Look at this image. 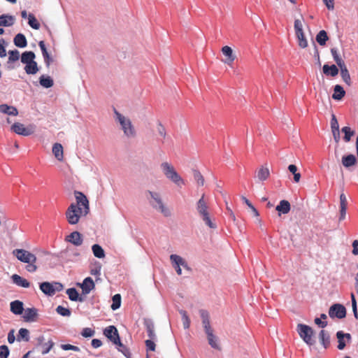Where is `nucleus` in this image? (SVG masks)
Wrapping results in <instances>:
<instances>
[{
    "label": "nucleus",
    "mask_w": 358,
    "mask_h": 358,
    "mask_svg": "<svg viewBox=\"0 0 358 358\" xmlns=\"http://www.w3.org/2000/svg\"><path fill=\"white\" fill-rule=\"evenodd\" d=\"M290 203L287 200H282L280 203L276 206L275 210L279 212V214H287L290 211Z\"/></svg>",
    "instance_id": "nucleus-22"
},
{
    "label": "nucleus",
    "mask_w": 358,
    "mask_h": 358,
    "mask_svg": "<svg viewBox=\"0 0 358 358\" xmlns=\"http://www.w3.org/2000/svg\"><path fill=\"white\" fill-rule=\"evenodd\" d=\"M331 55H332L335 62L336 63V64L338 65V67L341 66H342V65L345 64L344 61L343 60V59L339 56L337 49L331 48Z\"/></svg>",
    "instance_id": "nucleus-43"
},
{
    "label": "nucleus",
    "mask_w": 358,
    "mask_h": 358,
    "mask_svg": "<svg viewBox=\"0 0 358 358\" xmlns=\"http://www.w3.org/2000/svg\"><path fill=\"white\" fill-rule=\"evenodd\" d=\"M222 54L226 57L223 62L229 66H231L236 59V55L234 54L233 50L231 47L225 45L222 48Z\"/></svg>",
    "instance_id": "nucleus-13"
},
{
    "label": "nucleus",
    "mask_w": 358,
    "mask_h": 358,
    "mask_svg": "<svg viewBox=\"0 0 358 358\" xmlns=\"http://www.w3.org/2000/svg\"><path fill=\"white\" fill-rule=\"evenodd\" d=\"M103 334L114 344L120 343L118 331L115 326H109L106 327L103 331Z\"/></svg>",
    "instance_id": "nucleus-11"
},
{
    "label": "nucleus",
    "mask_w": 358,
    "mask_h": 358,
    "mask_svg": "<svg viewBox=\"0 0 358 358\" xmlns=\"http://www.w3.org/2000/svg\"><path fill=\"white\" fill-rule=\"evenodd\" d=\"M61 348L64 350H73V351H78L79 348L75 345H72L71 344H64L62 345Z\"/></svg>",
    "instance_id": "nucleus-61"
},
{
    "label": "nucleus",
    "mask_w": 358,
    "mask_h": 358,
    "mask_svg": "<svg viewBox=\"0 0 358 358\" xmlns=\"http://www.w3.org/2000/svg\"><path fill=\"white\" fill-rule=\"evenodd\" d=\"M11 130L17 134L27 136L33 134V130L27 128L22 123L15 122L11 127Z\"/></svg>",
    "instance_id": "nucleus-12"
},
{
    "label": "nucleus",
    "mask_w": 358,
    "mask_h": 358,
    "mask_svg": "<svg viewBox=\"0 0 358 358\" xmlns=\"http://www.w3.org/2000/svg\"><path fill=\"white\" fill-rule=\"evenodd\" d=\"M66 294L71 301H83V298L79 296V294L76 288H69L66 290Z\"/></svg>",
    "instance_id": "nucleus-32"
},
{
    "label": "nucleus",
    "mask_w": 358,
    "mask_h": 358,
    "mask_svg": "<svg viewBox=\"0 0 358 358\" xmlns=\"http://www.w3.org/2000/svg\"><path fill=\"white\" fill-rule=\"evenodd\" d=\"M24 70L27 74H35L38 71L37 63L34 61L31 63L27 64Z\"/></svg>",
    "instance_id": "nucleus-41"
},
{
    "label": "nucleus",
    "mask_w": 358,
    "mask_h": 358,
    "mask_svg": "<svg viewBox=\"0 0 358 358\" xmlns=\"http://www.w3.org/2000/svg\"><path fill=\"white\" fill-rule=\"evenodd\" d=\"M92 345L94 348H98L102 345V342L99 339L94 338L92 341Z\"/></svg>",
    "instance_id": "nucleus-63"
},
{
    "label": "nucleus",
    "mask_w": 358,
    "mask_h": 358,
    "mask_svg": "<svg viewBox=\"0 0 358 358\" xmlns=\"http://www.w3.org/2000/svg\"><path fill=\"white\" fill-rule=\"evenodd\" d=\"M294 30L296 36L299 41V45L301 48H306L308 46V41L305 37L303 31V23L299 20L296 19L294 21Z\"/></svg>",
    "instance_id": "nucleus-9"
},
{
    "label": "nucleus",
    "mask_w": 358,
    "mask_h": 358,
    "mask_svg": "<svg viewBox=\"0 0 358 358\" xmlns=\"http://www.w3.org/2000/svg\"><path fill=\"white\" fill-rule=\"evenodd\" d=\"M296 331L302 340L308 345L315 344L314 332L311 327L306 324H299Z\"/></svg>",
    "instance_id": "nucleus-7"
},
{
    "label": "nucleus",
    "mask_w": 358,
    "mask_h": 358,
    "mask_svg": "<svg viewBox=\"0 0 358 358\" xmlns=\"http://www.w3.org/2000/svg\"><path fill=\"white\" fill-rule=\"evenodd\" d=\"M80 287L84 294H89L95 287L93 280L90 277L86 278Z\"/></svg>",
    "instance_id": "nucleus-17"
},
{
    "label": "nucleus",
    "mask_w": 358,
    "mask_h": 358,
    "mask_svg": "<svg viewBox=\"0 0 358 358\" xmlns=\"http://www.w3.org/2000/svg\"><path fill=\"white\" fill-rule=\"evenodd\" d=\"M0 111L3 113L14 116L17 115L18 114V111L16 108L9 106L6 104H2L0 106Z\"/></svg>",
    "instance_id": "nucleus-33"
},
{
    "label": "nucleus",
    "mask_w": 358,
    "mask_h": 358,
    "mask_svg": "<svg viewBox=\"0 0 358 358\" xmlns=\"http://www.w3.org/2000/svg\"><path fill=\"white\" fill-rule=\"evenodd\" d=\"M23 303L16 300L10 303V311L15 315H20L23 312Z\"/></svg>",
    "instance_id": "nucleus-24"
},
{
    "label": "nucleus",
    "mask_w": 358,
    "mask_h": 358,
    "mask_svg": "<svg viewBox=\"0 0 358 358\" xmlns=\"http://www.w3.org/2000/svg\"><path fill=\"white\" fill-rule=\"evenodd\" d=\"M351 299H352V311L354 313V315L355 318H358V313H357V301L355 297V294L353 293L351 294Z\"/></svg>",
    "instance_id": "nucleus-58"
},
{
    "label": "nucleus",
    "mask_w": 358,
    "mask_h": 358,
    "mask_svg": "<svg viewBox=\"0 0 358 358\" xmlns=\"http://www.w3.org/2000/svg\"><path fill=\"white\" fill-rule=\"evenodd\" d=\"M54 345V342L52 341H49L48 343H43L41 345V353L43 355H45L50 352L52 348Z\"/></svg>",
    "instance_id": "nucleus-50"
},
{
    "label": "nucleus",
    "mask_w": 358,
    "mask_h": 358,
    "mask_svg": "<svg viewBox=\"0 0 358 358\" xmlns=\"http://www.w3.org/2000/svg\"><path fill=\"white\" fill-rule=\"evenodd\" d=\"M14 44L19 48H24L27 45L26 37L22 34H17L14 38Z\"/></svg>",
    "instance_id": "nucleus-28"
},
{
    "label": "nucleus",
    "mask_w": 358,
    "mask_h": 358,
    "mask_svg": "<svg viewBox=\"0 0 358 358\" xmlns=\"http://www.w3.org/2000/svg\"><path fill=\"white\" fill-rule=\"evenodd\" d=\"M52 153L57 160L62 161L64 159V151L62 144L55 143L52 146Z\"/></svg>",
    "instance_id": "nucleus-23"
},
{
    "label": "nucleus",
    "mask_w": 358,
    "mask_h": 358,
    "mask_svg": "<svg viewBox=\"0 0 358 358\" xmlns=\"http://www.w3.org/2000/svg\"><path fill=\"white\" fill-rule=\"evenodd\" d=\"M56 311L58 314L62 316H69L71 315V311L69 308H64L62 306H59L56 308Z\"/></svg>",
    "instance_id": "nucleus-53"
},
{
    "label": "nucleus",
    "mask_w": 358,
    "mask_h": 358,
    "mask_svg": "<svg viewBox=\"0 0 358 358\" xmlns=\"http://www.w3.org/2000/svg\"><path fill=\"white\" fill-rule=\"evenodd\" d=\"M15 18L12 15H2L0 16V26L10 27L14 24Z\"/></svg>",
    "instance_id": "nucleus-27"
},
{
    "label": "nucleus",
    "mask_w": 358,
    "mask_h": 358,
    "mask_svg": "<svg viewBox=\"0 0 358 358\" xmlns=\"http://www.w3.org/2000/svg\"><path fill=\"white\" fill-rule=\"evenodd\" d=\"M342 131L345 134L344 141L348 142L350 141L351 137L354 135L355 132L351 130L349 127H344L342 128Z\"/></svg>",
    "instance_id": "nucleus-48"
},
{
    "label": "nucleus",
    "mask_w": 358,
    "mask_h": 358,
    "mask_svg": "<svg viewBox=\"0 0 358 358\" xmlns=\"http://www.w3.org/2000/svg\"><path fill=\"white\" fill-rule=\"evenodd\" d=\"M66 241L71 243L74 245L79 246L83 243L82 235L78 231H73L66 237Z\"/></svg>",
    "instance_id": "nucleus-15"
},
{
    "label": "nucleus",
    "mask_w": 358,
    "mask_h": 358,
    "mask_svg": "<svg viewBox=\"0 0 358 358\" xmlns=\"http://www.w3.org/2000/svg\"><path fill=\"white\" fill-rule=\"evenodd\" d=\"M92 250L94 255L97 258H103L105 257V252L103 248L98 244H94L92 247Z\"/></svg>",
    "instance_id": "nucleus-40"
},
{
    "label": "nucleus",
    "mask_w": 358,
    "mask_h": 358,
    "mask_svg": "<svg viewBox=\"0 0 358 358\" xmlns=\"http://www.w3.org/2000/svg\"><path fill=\"white\" fill-rule=\"evenodd\" d=\"M336 337L338 338V348L339 350H343L345 347V343L344 341L345 338H346L348 341L351 339V335L350 334H345L341 331H339L336 333Z\"/></svg>",
    "instance_id": "nucleus-20"
},
{
    "label": "nucleus",
    "mask_w": 358,
    "mask_h": 358,
    "mask_svg": "<svg viewBox=\"0 0 358 358\" xmlns=\"http://www.w3.org/2000/svg\"><path fill=\"white\" fill-rule=\"evenodd\" d=\"M147 193L150 196L149 203L151 206L156 210L160 212L164 216L170 217L171 215V210L164 203L160 194L150 190H148Z\"/></svg>",
    "instance_id": "nucleus-4"
},
{
    "label": "nucleus",
    "mask_w": 358,
    "mask_h": 358,
    "mask_svg": "<svg viewBox=\"0 0 358 358\" xmlns=\"http://www.w3.org/2000/svg\"><path fill=\"white\" fill-rule=\"evenodd\" d=\"M329 315L331 318H344L346 315V309L343 305L338 303L334 304L329 310Z\"/></svg>",
    "instance_id": "nucleus-10"
},
{
    "label": "nucleus",
    "mask_w": 358,
    "mask_h": 358,
    "mask_svg": "<svg viewBox=\"0 0 358 358\" xmlns=\"http://www.w3.org/2000/svg\"><path fill=\"white\" fill-rule=\"evenodd\" d=\"M322 1L329 10H333L334 8V0H322Z\"/></svg>",
    "instance_id": "nucleus-62"
},
{
    "label": "nucleus",
    "mask_w": 358,
    "mask_h": 358,
    "mask_svg": "<svg viewBox=\"0 0 358 358\" xmlns=\"http://www.w3.org/2000/svg\"><path fill=\"white\" fill-rule=\"evenodd\" d=\"M152 340V339L146 340L145 342V346L147 348V350H150V351L155 350L156 345H155V342Z\"/></svg>",
    "instance_id": "nucleus-59"
},
{
    "label": "nucleus",
    "mask_w": 358,
    "mask_h": 358,
    "mask_svg": "<svg viewBox=\"0 0 358 358\" xmlns=\"http://www.w3.org/2000/svg\"><path fill=\"white\" fill-rule=\"evenodd\" d=\"M242 199L244 201V203L250 208L251 210L253 215L255 217H258L259 215L257 210L255 208V206L252 204V203L245 196H242Z\"/></svg>",
    "instance_id": "nucleus-51"
},
{
    "label": "nucleus",
    "mask_w": 358,
    "mask_h": 358,
    "mask_svg": "<svg viewBox=\"0 0 358 358\" xmlns=\"http://www.w3.org/2000/svg\"><path fill=\"white\" fill-rule=\"evenodd\" d=\"M319 338L321 344L323 345L324 348L329 347L330 344V336L327 332L324 330H321L319 334Z\"/></svg>",
    "instance_id": "nucleus-31"
},
{
    "label": "nucleus",
    "mask_w": 358,
    "mask_h": 358,
    "mask_svg": "<svg viewBox=\"0 0 358 358\" xmlns=\"http://www.w3.org/2000/svg\"><path fill=\"white\" fill-rule=\"evenodd\" d=\"M334 94L332 95V98L335 100H341L343 99V97L345 96V90H343V88L339 85H335L334 87Z\"/></svg>",
    "instance_id": "nucleus-35"
},
{
    "label": "nucleus",
    "mask_w": 358,
    "mask_h": 358,
    "mask_svg": "<svg viewBox=\"0 0 358 358\" xmlns=\"http://www.w3.org/2000/svg\"><path fill=\"white\" fill-rule=\"evenodd\" d=\"M13 254L18 260L27 264L26 270L28 272L34 273L37 270L38 266L36 264L37 258L35 255L24 249H15L13 251Z\"/></svg>",
    "instance_id": "nucleus-2"
},
{
    "label": "nucleus",
    "mask_w": 358,
    "mask_h": 358,
    "mask_svg": "<svg viewBox=\"0 0 358 358\" xmlns=\"http://www.w3.org/2000/svg\"><path fill=\"white\" fill-rule=\"evenodd\" d=\"M179 313L182 316V321L184 328L185 329H189L190 326V320L189 318V316L187 315V312L183 310H180Z\"/></svg>",
    "instance_id": "nucleus-44"
},
{
    "label": "nucleus",
    "mask_w": 358,
    "mask_h": 358,
    "mask_svg": "<svg viewBox=\"0 0 358 358\" xmlns=\"http://www.w3.org/2000/svg\"><path fill=\"white\" fill-rule=\"evenodd\" d=\"M170 259L173 266L176 269V273L178 275H180L182 274L180 266H185L184 259L178 255H171L170 256Z\"/></svg>",
    "instance_id": "nucleus-14"
},
{
    "label": "nucleus",
    "mask_w": 358,
    "mask_h": 358,
    "mask_svg": "<svg viewBox=\"0 0 358 358\" xmlns=\"http://www.w3.org/2000/svg\"><path fill=\"white\" fill-rule=\"evenodd\" d=\"M348 201L344 193L340 195V217L339 220H343L345 218Z\"/></svg>",
    "instance_id": "nucleus-16"
},
{
    "label": "nucleus",
    "mask_w": 358,
    "mask_h": 358,
    "mask_svg": "<svg viewBox=\"0 0 358 358\" xmlns=\"http://www.w3.org/2000/svg\"><path fill=\"white\" fill-rule=\"evenodd\" d=\"M11 278L13 280V282L20 287L27 288L30 286V283L27 280L17 274H13L11 276Z\"/></svg>",
    "instance_id": "nucleus-21"
},
{
    "label": "nucleus",
    "mask_w": 358,
    "mask_h": 358,
    "mask_svg": "<svg viewBox=\"0 0 358 358\" xmlns=\"http://www.w3.org/2000/svg\"><path fill=\"white\" fill-rule=\"evenodd\" d=\"M24 340L25 341H29V331L24 328H21L19 330V334L17 336V341Z\"/></svg>",
    "instance_id": "nucleus-45"
},
{
    "label": "nucleus",
    "mask_w": 358,
    "mask_h": 358,
    "mask_svg": "<svg viewBox=\"0 0 358 358\" xmlns=\"http://www.w3.org/2000/svg\"><path fill=\"white\" fill-rule=\"evenodd\" d=\"M38 45L41 50L43 56L44 57L45 62L46 65L48 66L50 64L51 58L47 51L45 43H44V41H41L39 42Z\"/></svg>",
    "instance_id": "nucleus-38"
},
{
    "label": "nucleus",
    "mask_w": 358,
    "mask_h": 358,
    "mask_svg": "<svg viewBox=\"0 0 358 358\" xmlns=\"http://www.w3.org/2000/svg\"><path fill=\"white\" fill-rule=\"evenodd\" d=\"M331 128L333 133H335V131H339L338 122L336 115L334 114H332V115H331Z\"/></svg>",
    "instance_id": "nucleus-52"
},
{
    "label": "nucleus",
    "mask_w": 358,
    "mask_h": 358,
    "mask_svg": "<svg viewBox=\"0 0 358 358\" xmlns=\"http://www.w3.org/2000/svg\"><path fill=\"white\" fill-rule=\"evenodd\" d=\"M34 58H35V54L33 52H31V51L24 52L22 54L21 62L23 64H27L28 63H31V62H34Z\"/></svg>",
    "instance_id": "nucleus-36"
},
{
    "label": "nucleus",
    "mask_w": 358,
    "mask_h": 358,
    "mask_svg": "<svg viewBox=\"0 0 358 358\" xmlns=\"http://www.w3.org/2000/svg\"><path fill=\"white\" fill-rule=\"evenodd\" d=\"M115 117L121 125L122 129L125 136L129 138L136 136V130L131 120L119 113L117 110H114Z\"/></svg>",
    "instance_id": "nucleus-5"
},
{
    "label": "nucleus",
    "mask_w": 358,
    "mask_h": 358,
    "mask_svg": "<svg viewBox=\"0 0 358 358\" xmlns=\"http://www.w3.org/2000/svg\"><path fill=\"white\" fill-rule=\"evenodd\" d=\"M9 355V350L8 348L5 345L0 346V358H8Z\"/></svg>",
    "instance_id": "nucleus-57"
},
{
    "label": "nucleus",
    "mask_w": 358,
    "mask_h": 358,
    "mask_svg": "<svg viewBox=\"0 0 358 358\" xmlns=\"http://www.w3.org/2000/svg\"><path fill=\"white\" fill-rule=\"evenodd\" d=\"M39 80L41 85L45 88L51 87L54 84L53 80L50 76H41Z\"/></svg>",
    "instance_id": "nucleus-42"
},
{
    "label": "nucleus",
    "mask_w": 358,
    "mask_h": 358,
    "mask_svg": "<svg viewBox=\"0 0 358 358\" xmlns=\"http://www.w3.org/2000/svg\"><path fill=\"white\" fill-rule=\"evenodd\" d=\"M200 315L202 319V324H203V327L205 333L207 331L213 330L212 329V327H210L208 313L205 310H201Z\"/></svg>",
    "instance_id": "nucleus-18"
},
{
    "label": "nucleus",
    "mask_w": 358,
    "mask_h": 358,
    "mask_svg": "<svg viewBox=\"0 0 358 358\" xmlns=\"http://www.w3.org/2000/svg\"><path fill=\"white\" fill-rule=\"evenodd\" d=\"M76 203H71L66 211V217L70 224L79 222L80 216L87 215L90 210L89 201L81 192L75 191Z\"/></svg>",
    "instance_id": "nucleus-1"
},
{
    "label": "nucleus",
    "mask_w": 358,
    "mask_h": 358,
    "mask_svg": "<svg viewBox=\"0 0 358 358\" xmlns=\"http://www.w3.org/2000/svg\"><path fill=\"white\" fill-rule=\"evenodd\" d=\"M352 253L355 255H358V240H355L352 243Z\"/></svg>",
    "instance_id": "nucleus-64"
},
{
    "label": "nucleus",
    "mask_w": 358,
    "mask_h": 358,
    "mask_svg": "<svg viewBox=\"0 0 358 358\" xmlns=\"http://www.w3.org/2000/svg\"><path fill=\"white\" fill-rule=\"evenodd\" d=\"M117 345L119 346L118 350L121 351L125 357L129 358L131 356V352L129 350L125 345H124L120 341V343H117Z\"/></svg>",
    "instance_id": "nucleus-54"
},
{
    "label": "nucleus",
    "mask_w": 358,
    "mask_h": 358,
    "mask_svg": "<svg viewBox=\"0 0 358 358\" xmlns=\"http://www.w3.org/2000/svg\"><path fill=\"white\" fill-rule=\"evenodd\" d=\"M145 326L146 327V330L148 332V336L150 339H155V327L152 322L150 320H145Z\"/></svg>",
    "instance_id": "nucleus-37"
},
{
    "label": "nucleus",
    "mask_w": 358,
    "mask_h": 358,
    "mask_svg": "<svg viewBox=\"0 0 358 358\" xmlns=\"http://www.w3.org/2000/svg\"><path fill=\"white\" fill-rule=\"evenodd\" d=\"M339 68L341 69V76L342 77V79L348 85H351L350 76V73L347 69L346 65L345 64L342 65V66H339Z\"/></svg>",
    "instance_id": "nucleus-34"
},
{
    "label": "nucleus",
    "mask_w": 358,
    "mask_h": 358,
    "mask_svg": "<svg viewBox=\"0 0 358 358\" xmlns=\"http://www.w3.org/2000/svg\"><path fill=\"white\" fill-rule=\"evenodd\" d=\"M95 334V331L92 328H84L81 332V335L85 338L92 337Z\"/></svg>",
    "instance_id": "nucleus-55"
},
{
    "label": "nucleus",
    "mask_w": 358,
    "mask_h": 358,
    "mask_svg": "<svg viewBox=\"0 0 358 358\" xmlns=\"http://www.w3.org/2000/svg\"><path fill=\"white\" fill-rule=\"evenodd\" d=\"M270 176L269 169L264 166H262L257 171V176L261 181L266 180Z\"/></svg>",
    "instance_id": "nucleus-30"
},
{
    "label": "nucleus",
    "mask_w": 358,
    "mask_h": 358,
    "mask_svg": "<svg viewBox=\"0 0 358 358\" xmlns=\"http://www.w3.org/2000/svg\"><path fill=\"white\" fill-rule=\"evenodd\" d=\"M208 344L214 349H220L217 338L214 335L213 330L206 332Z\"/></svg>",
    "instance_id": "nucleus-26"
},
{
    "label": "nucleus",
    "mask_w": 358,
    "mask_h": 358,
    "mask_svg": "<svg viewBox=\"0 0 358 358\" xmlns=\"http://www.w3.org/2000/svg\"><path fill=\"white\" fill-rule=\"evenodd\" d=\"M196 209L206 224L210 228L215 229L216 225L211 221L208 213V206L203 194L196 203Z\"/></svg>",
    "instance_id": "nucleus-6"
},
{
    "label": "nucleus",
    "mask_w": 358,
    "mask_h": 358,
    "mask_svg": "<svg viewBox=\"0 0 358 358\" xmlns=\"http://www.w3.org/2000/svg\"><path fill=\"white\" fill-rule=\"evenodd\" d=\"M329 40L327 32L324 30H321L316 36V41L320 45H324Z\"/></svg>",
    "instance_id": "nucleus-39"
},
{
    "label": "nucleus",
    "mask_w": 358,
    "mask_h": 358,
    "mask_svg": "<svg viewBox=\"0 0 358 358\" xmlns=\"http://www.w3.org/2000/svg\"><path fill=\"white\" fill-rule=\"evenodd\" d=\"M38 315L37 310L35 308H27L24 310L23 318L25 322H34Z\"/></svg>",
    "instance_id": "nucleus-19"
},
{
    "label": "nucleus",
    "mask_w": 358,
    "mask_h": 358,
    "mask_svg": "<svg viewBox=\"0 0 358 358\" xmlns=\"http://www.w3.org/2000/svg\"><path fill=\"white\" fill-rule=\"evenodd\" d=\"M357 159L353 155H348L346 156H343L342 158V164L346 167L349 168L356 164Z\"/></svg>",
    "instance_id": "nucleus-29"
},
{
    "label": "nucleus",
    "mask_w": 358,
    "mask_h": 358,
    "mask_svg": "<svg viewBox=\"0 0 358 358\" xmlns=\"http://www.w3.org/2000/svg\"><path fill=\"white\" fill-rule=\"evenodd\" d=\"M322 71L326 76H331L332 77L336 76L338 73V69L334 64H332L331 66L324 64L323 66Z\"/></svg>",
    "instance_id": "nucleus-25"
},
{
    "label": "nucleus",
    "mask_w": 358,
    "mask_h": 358,
    "mask_svg": "<svg viewBox=\"0 0 358 358\" xmlns=\"http://www.w3.org/2000/svg\"><path fill=\"white\" fill-rule=\"evenodd\" d=\"M64 288L62 284L60 282L50 283L48 282H44L40 284V289L48 296L54 295L56 292H59Z\"/></svg>",
    "instance_id": "nucleus-8"
},
{
    "label": "nucleus",
    "mask_w": 358,
    "mask_h": 358,
    "mask_svg": "<svg viewBox=\"0 0 358 358\" xmlns=\"http://www.w3.org/2000/svg\"><path fill=\"white\" fill-rule=\"evenodd\" d=\"M193 175H194V178L195 181L197 182V184L199 186H203L204 185V178H203V176L201 175V173L197 170H194Z\"/></svg>",
    "instance_id": "nucleus-49"
},
{
    "label": "nucleus",
    "mask_w": 358,
    "mask_h": 358,
    "mask_svg": "<svg viewBox=\"0 0 358 358\" xmlns=\"http://www.w3.org/2000/svg\"><path fill=\"white\" fill-rule=\"evenodd\" d=\"M121 305V296L119 294H117L113 297V303L111 304V309L113 310H117L120 308Z\"/></svg>",
    "instance_id": "nucleus-47"
},
{
    "label": "nucleus",
    "mask_w": 358,
    "mask_h": 358,
    "mask_svg": "<svg viewBox=\"0 0 358 358\" xmlns=\"http://www.w3.org/2000/svg\"><path fill=\"white\" fill-rule=\"evenodd\" d=\"M28 20V24L31 28L34 29H38L40 28V24L33 14L29 15Z\"/></svg>",
    "instance_id": "nucleus-46"
},
{
    "label": "nucleus",
    "mask_w": 358,
    "mask_h": 358,
    "mask_svg": "<svg viewBox=\"0 0 358 358\" xmlns=\"http://www.w3.org/2000/svg\"><path fill=\"white\" fill-rule=\"evenodd\" d=\"M160 168L162 173L168 180L179 187L185 185L184 180L178 173L176 169L171 163L164 162L160 164Z\"/></svg>",
    "instance_id": "nucleus-3"
},
{
    "label": "nucleus",
    "mask_w": 358,
    "mask_h": 358,
    "mask_svg": "<svg viewBox=\"0 0 358 358\" xmlns=\"http://www.w3.org/2000/svg\"><path fill=\"white\" fill-rule=\"evenodd\" d=\"M8 54H9L8 59L10 62H16L19 59L20 53H19L18 50H10V51H9Z\"/></svg>",
    "instance_id": "nucleus-56"
},
{
    "label": "nucleus",
    "mask_w": 358,
    "mask_h": 358,
    "mask_svg": "<svg viewBox=\"0 0 358 358\" xmlns=\"http://www.w3.org/2000/svg\"><path fill=\"white\" fill-rule=\"evenodd\" d=\"M157 131L159 134L164 139L166 136V132L164 127L162 124H159L157 126Z\"/></svg>",
    "instance_id": "nucleus-60"
}]
</instances>
